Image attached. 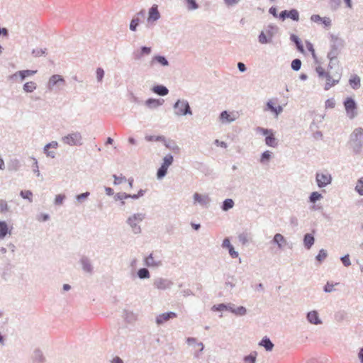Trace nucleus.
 I'll use <instances>...</instances> for the list:
<instances>
[{
  "instance_id": "nucleus-32",
  "label": "nucleus",
  "mask_w": 363,
  "mask_h": 363,
  "mask_svg": "<svg viewBox=\"0 0 363 363\" xmlns=\"http://www.w3.org/2000/svg\"><path fill=\"white\" fill-rule=\"evenodd\" d=\"M8 233L11 234L8 224L6 221H0V240L4 239Z\"/></svg>"
},
{
  "instance_id": "nucleus-40",
  "label": "nucleus",
  "mask_w": 363,
  "mask_h": 363,
  "mask_svg": "<svg viewBox=\"0 0 363 363\" xmlns=\"http://www.w3.org/2000/svg\"><path fill=\"white\" fill-rule=\"evenodd\" d=\"M20 196L24 199L29 201V202L33 201V193L30 190H21L20 191Z\"/></svg>"
},
{
  "instance_id": "nucleus-30",
  "label": "nucleus",
  "mask_w": 363,
  "mask_h": 363,
  "mask_svg": "<svg viewBox=\"0 0 363 363\" xmlns=\"http://www.w3.org/2000/svg\"><path fill=\"white\" fill-rule=\"evenodd\" d=\"M290 40L294 43V44L296 45V49L301 52H304V48H303V45L302 44V42L301 40H300V38L296 35L295 34H291V36H290Z\"/></svg>"
},
{
  "instance_id": "nucleus-34",
  "label": "nucleus",
  "mask_w": 363,
  "mask_h": 363,
  "mask_svg": "<svg viewBox=\"0 0 363 363\" xmlns=\"http://www.w3.org/2000/svg\"><path fill=\"white\" fill-rule=\"evenodd\" d=\"M37 88V84L34 82H28L23 84V89L26 93H31Z\"/></svg>"
},
{
  "instance_id": "nucleus-62",
  "label": "nucleus",
  "mask_w": 363,
  "mask_h": 363,
  "mask_svg": "<svg viewBox=\"0 0 363 363\" xmlns=\"http://www.w3.org/2000/svg\"><path fill=\"white\" fill-rule=\"evenodd\" d=\"M226 308H227V307H226L225 303H220L218 305L213 306L211 309L213 311H226Z\"/></svg>"
},
{
  "instance_id": "nucleus-64",
  "label": "nucleus",
  "mask_w": 363,
  "mask_h": 363,
  "mask_svg": "<svg viewBox=\"0 0 363 363\" xmlns=\"http://www.w3.org/2000/svg\"><path fill=\"white\" fill-rule=\"evenodd\" d=\"M340 260L345 267H349L351 265L349 255H345L340 257Z\"/></svg>"
},
{
  "instance_id": "nucleus-17",
  "label": "nucleus",
  "mask_w": 363,
  "mask_h": 363,
  "mask_svg": "<svg viewBox=\"0 0 363 363\" xmlns=\"http://www.w3.org/2000/svg\"><path fill=\"white\" fill-rule=\"evenodd\" d=\"M164 100L162 99H157L150 98L145 101V104L150 109H155V108H158L159 106H162L164 104Z\"/></svg>"
},
{
  "instance_id": "nucleus-2",
  "label": "nucleus",
  "mask_w": 363,
  "mask_h": 363,
  "mask_svg": "<svg viewBox=\"0 0 363 363\" xmlns=\"http://www.w3.org/2000/svg\"><path fill=\"white\" fill-rule=\"evenodd\" d=\"M350 144L353 152L359 154L363 147V128H357L350 135Z\"/></svg>"
},
{
  "instance_id": "nucleus-20",
  "label": "nucleus",
  "mask_w": 363,
  "mask_h": 363,
  "mask_svg": "<svg viewBox=\"0 0 363 363\" xmlns=\"http://www.w3.org/2000/svg\"><path fill=\"white\" fill-rule=\"evenodd\" d=\"M33 363H45L46 358L40 349H35L32 355Z\"/></svg>"
},
{
  "instance_id": "nucleus-53",
  "label": "nucleus",
  "mask_w": 363,
  "mask_h": 363,
  "mask_svg": "<svg viewBox=\"0 0 363 363\" xmlns=\"http://www.w3.org/2000/svg\"><path fill=\"white\" fill-rule=\"evenodd\" d=\"M186 2L189 10H196L199 8V4L196 3V0H186Z\"/></svg>"
},
{
  "instance_id": "nucleus-16",
  "label": "nucleus",
  "mask_w": 363,
  "mask_h": 363,
  "mask_svg": "<svg viewBox=\"0 0 363 363\" xmlns=\"http://www.w3.org/2000/svg\"><path fill=\"white\" fill-rule=\"evenodd\" d=\"M145 264L148 267L157 268L162 265V262L160 259H155L152 253H151L145 259Z\"/></svg>"
},
{
  "instance_id": "nucleus-36",
  "label": "nucleus",
  "mask_w": 363,
  "mask_h": 363,
  "mask_svg": "<svg viewBox=\"0 0 363 363\" xmlns=\"http://www.w3.org/2000/svg\"><path fill=\"white\" fill-rule=\"evenodd\" d=\"M137 275L140 279H145L150 277V274L147 268H140L137 272Z\"/></svg>"
},
{
  "instance_id": "nucleus-9",
  "label": "nucleus",
  "mask_w": 363,
  "mask_h": 363,
  "mask_svg": "<svg viewBox=\"0 0 363 363\" xmlns=\"http://www.w3.org/2000/svg\"><path fill=\"white\" fill-rule=\"evenodd\" d=\"M279 18L284 21L286 18H289L294 21H299V13L298 11L295 9H291V10H284L280 12L279 15Z\"/></svg>"
},
{
  "instance_id": "nucleus-42",
  "label": "nucleus",
  "mask_w": 363,
  "mask_h": 363,
  "mask_svg": "<svg viewBox=\"0 0 363 363\" xmlns=\"http://www.w3.org/2000/svg\"><path fill=\"white\" fill-rule=\"evenodd\" d=\"M140 21L141 20L138 18V16H134L130 23V30L135 31Z\"/></svg>"
},
{
  "instance_id": "nucleus-47",
  "label": "nucleus",
  "mask_w": 363,
  "mask_h": 363,
  "mask_svg": "<svg viewBox=\"0 0 363 363\" xmlns=\"http://www.w3.org/2000/svg\"><path fill=\"white\" fill-rule=\"evenodd\" d=\"M259 42L262 44H267L271 42L270 37L268 38L264 31H262L258 36Z\"/></svg>"
},
{
  "instance_id": "nucleus-54",
  "label": "nucleus",
  "mask_w": 363,
  "mask_h": 363,
  "mask_svg": "<svg viewBox=\"0 0 363 363\" xmlns=\"http://www.w3.org/2000/svg\"><path fill=\"white\" fill-rule=\"evenodd\" d=\"M20 167V162L18 160L15 159L11 162V164L9 165V170L17 171Z\"/></svg>"
},
{
  "instance_id": "nucleus-8",
  "label": "nucleus",
  "mask_w": 363,
  "mask_h": 363,
  "mask_svg": "<svg viewBox=\"0 0 363 363\" xmlns=\"http://www.w3.org/2000/svg\"><path fill=\"white\" fill-rule=\"evenodd\" d=\"M332 180V175L327 171L322 172H318L315 174V182L319 188H323L330 184Z\"/></svg>"
},
{
  "instance_id": "nucleus-38",
  "label": "nucleus",
  "mask_w": 363,
  "mask_h": 363,
  "mask_svg": "<svg viewBox=\"0 0 363 363\" xmlns=\"http://www.w3.org/2000/svg\"><path fill=\"white\" fill-rule=\"evenodd\" d=\"M145 139L148 142L156 141L165 143V137L163 135H146Z\"/></svg>"
},
{
  "instance_id": "nucleus-26",
  "label": "nucleus",
  "mask_w": 363,
  "mask_h": 363,
  "mask_svg": "<svg viewBox=\"0 0 363 363\" xmlns=\"http://www.w3.org/2000/svg\"><path fill=\"white\" fill-rule=\"evenodd\" d=\"M259 345L263 347L266 351L270 352L273 350L274 345L270 340V339L265 336L259 342Z\"/></svg>"
},
{
  "instance_id": "nucleus-10",
  "label": "nucleus",
  "mask_w": 363,
  "mask_h": 363,
  "mask_svg": "<svg viewBox=\"0 0 363 363\" xmlns=\"http://www.w3.org/2000/svg\"><path fill=\"white\" fill-rule=\"evenodd\" d=\"M172 285L173 282L171 280L162 277L156 278L153 282V286L160 290H165L169 289Z\"/></svg>"
},
{
  "instance_id": "nucleus-19",
  "label": "nucleus",
  "mask_w": 363,
  "mask_h": 363,
  "mask_svg": "<svg viewBox=\"0 0 363 363\" xmlns=\"http://www.w3.org/2000/svg\"><path fill=\"white\" fill-rule=\"evenodd\" d=\"M65 81L61 75L54 74L50 78V79L48 81V88L50 90H51V89H52V87L54 86H55L58 84H60V83L65 84Z\"/></svg>"
},
{
  "instance_id": "nucleus-48",
  "label": "nucleus",
  "mask_w": 363,
  "mask_h": 363,
  "mask_svg": "<svg viewBox=\"0 0 363 363\" xmlns=\"http://www.w3.org/2000/svg\"><path fill=\"white\" fill-rule=\"evenodd\" d=\"M301 64L302 63L300 59H294L291 64V69L294 71H298L301 67Z\"/></svg>"
},
{
  "instance_id": "nucleus-15",
  "label": "nucleus",
  "mask_w": 363,
  "mask_h": 363,
  "mask_svg": "<svg viewBox=\"0 0 363 363\" xmlns=\"http://www.w3.org/2000/svg\"><path fill=\"white\" fill-rule=\"evenodd\" d=\"M194 199L195 202L199 203L203 207H208L211 203V199L208 195H201L199 193L194 194Z\"/></svg>"
},
{
  "instance_id": "nucleus-55",
  "label": "nucleus",
  "mask_w": 363,
  "mask_h": 363,
  "mask_svg": "<svg viewBox=\"0 0 363 363\" xmlns=\"http://www.w3.org/2000/svg\"><path fill=\"white\" fill-rule=\"evenodd\" d=\"M233 313L236 315H245L247 313V309L244 306H239L238 308H235V311Z\"/></svg>"
},
{
  "instance_id": "nucleus-23",
  "label": "nucleus",
  "mask_w": 363,
  "mask_h": 363,
  "mask_svg": "<svg viewBox=\"0 0 363 363\" xmlns=\"http://www.w3.org/2000/svg\"><path fill=\"white\" fill-rule=\"evenodd\" d=\"M267 107L264 111H270L276 116L279 115L283 111V108L281 106H274L273 102L269 100L267 102Z\"/></svg>"
},
{
  "instance_id": "nucleus-29",
  "label": "nucleus",
  "mask_w": 363,
  "mask_h": 363,
  "mask_svg": "<svg viewBox=\"0 0 363 363\" xmlns=\"http://www.w3.org/2000/svg\"><path fill=\"white\" fill-rule=\"evenodd\" d=\"M361 79H360V77L357 75V74H354L352 75L350 79H349V84L351 86V87L353 89H358L360 86H361Z\"/></svg>"
},
{
  "instance_id": "nucleus-50",
  "label": "nucleus",
  "mask_w": 363,
  "mask_h": 363,
  "mask_svg": "<svg viewBox=\"0 0 363 363\" xmlns=\"http://www.w3.org/2000/svg\"><path fill=\"white\" fill-rule=\"evenodd\" d=\"M9 211V206L7 201L4 199H0V213H5Z\"/></svg>"
},
{
  "instance_id": "nucleus-56",
  "label": "nucleus",
  "mask_w": 363,
  "mask_h": 363,
  "mask_svg": "<svg viewBox=\"0 0 363 363\" xmlns=\"http://www.w3.org/2000/svg\"><path fill=\"white\" fill-rule=\"evenodd\" d=\"M50 147H47V144L44 146L43 152L48 157L55 158L56 155L55 151L50 150Z\"/></svg>"
},
{
  "instance_id": "nucleus-22",
  "label": "nucleus",
  "mask_w": 363,
  "mask_h": 363,
  "mask_svg": "<svg viewBox=\"0 0 363 363\" xmlns=\"http://www.w3.org/2000/svg\"><path fill=\"white\" fill-rule=\"evenodd\" d=\"M271 242L277 245L279 249L282 250L286 243V240L281 234L277 233L274 235Z\"/></svg>"
},
{
  "instance_id": "nucleus-12",
  "label": "nucleus",
  "mask_w": 363,
  "mask_h": 363,
  "mask_svg": "<svg viewBox=\"0 0 363 363\" xmlns=\"http://www.w3.org/2000/svg\"><path fill=\"white\" fill-rule=\"evenodd\" d=\"M160 17L161 15L158 10V6L153 4L149 9L147 21L149 23L155 22L159 20Z\"/></svg>"
},
{
  "instance_id": "nucleus-45",
  "label": "nucleus",
  "mask_w": 363,
  "mask_h": 363,
  "mask_svg": "<svg viewBox=\"0 0 363 363\" xmlns=\"http://www.w3.org/2000/svg\"><path fill=\"white\" fill-rule=\"evenodd\" d=\"M328 256L327 251L324 249L320 250L318 254L315 257V259L321 263Z\"/></svg>"
},
{
  "instance_id": "nucleus-14",
  "label": "nucleus",
  "mask_w": 363,
  "mask_h": 363,
  "mask_svg": "<svg viewBox=\"0 0 363 363\" xmlns=\"http://www.w3.org/2000/svg\"><path fill=\"white\" fill-rule=\"evenodd\" d=\"M79 262L84 272L92 274L94 271L90 259L86 256H82L80 258Z\"/></svg>"
},
{
  "instance_id": "nucleus-63",
  "label": "nucleus",
  "mask_w": 363,
  "mask_h": 363,
  "mask_svg": "<svg viewBox=\"0 0 363 363\" xmlns=\"http://www.w3.org/2000/svg\"><path fill=\"white\" fill-rule=\"evenodd\" d=\"M33 164L32 165V167H33V172L36 174L37 177H40V172L39 171V168H38V160L35 159V158H33Z\"/></svg>"
},
{
  "instance_id": "nucleus-5",
  "label": "nucleus",
  "mask_w": 363,
  "mask_h": 363,
  "mask_svg": "<svg viewBox=\"0 0 363 363\" xmlns=\"http://www.w3.org/2000/svg\"><path fill=\"white\" fill-rule=\"evenodd\" d=\"M173 108L177 116L192 115L190 105L185 99H178L173 105Z\"/></svg>"
},
{
  "instance_id": "nucleus-13",
  "label": "nucleus",
  "mask_w": 363,
  "mask_h": 363,
  "mask_svg": "<svg viewBox=\"0 0 363 363\" xmlns=\"http://www.w3.org/2000/svg\"><path fill=\"white\" fill-rule=\"evenodd\" d=\"M177 316V315L174 312L170 311L167 313H163L156 317V323L157 325H162L169 320L176 318Z\"/></svg>"
},
{
  "instance_id": "nucleus-57",
  "label": "nucleus",
  "mask_w": 363,
  "mask_h": 363,
  "mask_svg": "<svg viewBox=\"0 0 363 363\" xmlns=\"http://www.w3.org/2000/svg\"><path fill=\"white\" fill-rule=\"evenodd\" d=\"M104 70L101 67H98L96 70V79L98 82H101L104 77Z\"/></svg>"
},
{
  "instance_id": "nucleus-11",
  "label": "nucleus",
  "mask_w": 363,
  "mask_h": 363,
  "mask_svg": "<svg viewBox=\"0 0 363 363\" xmlns=\"http://www.w3.org/2000/svg\"><path fill=\"white\" fill-rule=\"evenodd\" d=\"M152 48L147 46H142L133 52V58L135 60H140L143 57L150 55Z\"/></svg>"
},
{
  "instance_id": "nucleus-18",
  "label": "nucleus",
  "mask_w": 363,
  "mask_h": 363,
  "mask_svg": "<svg viewBox=\"0 0 363 363\" xmlns=\"http://www.w3.org/2000/svg\"><path fill=\"white\" fill-rule=\"evenodd\" d=\"M307 320L313 325H320L322 320L319 318L318 313L316 311H311L306 315Z\"/></svg>"
},
{
  "instance_id": "nucleus-46",
  "label": "nucleus",
  "mask_w": 363,
  "mask_h": 363,
  "mask_svg": "<svg viewBox=\"0 0 363 363\" xmlns=\"http://www.w3.org/2000/svg\"><path fill=\"white\" fill-rule=\"evenodd\" d=\"M168 168L161 165L160 167L157 169V177L158 179H161L164 177L167 173Z\"/></svg>"
},
{
  "instance_id": "nucleus-28",
  "label": "nucleus",
  "mask_w": 363,
  "mask_h": 363,
  "mask_svg": "<svg viewBox=\"0 0 363 363\" xmlns=\"http://www.w3.org/2000/svg\"><path fill=\"white\" fill-rule=\"evenodd\" d=\"M315 242V238L314 236L311 233H306L303 236V245L304 247L309 250L311 248V247L313 245Z\"/></svg>"
},
{
  "instance_id": "nucleus-6",
  "label": "nucleus",
  "mask_w": 363,
  "mask_h": 363,
  "mask_svg": "<svg viewBox=\"0 0 363 363\" xmlns=\"http://www.w3.org/2000/svg\"><path fill=\"white\" fill-rule=\"evenodd\" d=\"M62 142L70 146H80L82 145V136L79 132H72L62 138Z\"/></svg>"
},
{
  "instance_id": "nucleus-27",
  "label": "nucleus",
  "mask_w": 363,
  "mask_h": 363,
  "mask_svg": "<svg viewBox=\"0 0 363 363\" xmlns=\"http://www.w3.org/2000/svg\"><path fill=\"white\" fill-rule=\"evenodd\" d=\"M157 62L163 67L169 66V63L167 58L163 55H155L150 62V65H153L155 62Z\"/></svg>"
},
{
  "instance_id": "nucleus-51",
  "label": "nucleus",
  "mask_w": 363,
  "mask_h": 363,
  "mask_svg": "<svg viewBox=\"0 0 363 363\" xmlns=\"http://www.w3.org/2000/svg\"><path fill=\"white\" fill-rule=\"evenodd\" d=\"M113 177L114 179L113 184L114 185H119L123 182H126V177L123 176L122 174L121 176H117L116 174H113Z\"/></svg>"
},
{
  "instance_id": "nucleus-58",
  "label": "nucleus",
  "mask_w": 363,
  "mask_h": 363,
  "mask_svg": "<svg viewBox=\"0 0 363 363\" xmlns=\"http://www.w3.org/2000/svg\"><path fill=\"white\" fill-rule=\"evenodd\" d=\"M128 194L125 193V192H119L114 195L113 199L116 201H121L122 200L128 199Z\"/></svg>"
},
{
  "instance_id": "nucleus-60",
  "label": "nucleus",
  "mask_w": 363,
  "mask_h": 363,
  "mask_svg": "<svg viewBox=\"0 0 363 363\" xmlns=\"http://www.w3.org/2000/svg\"><path fill=\"white\" fill-rule=\"evenodd\" d=\"M244 361L245 363H255L256 362V353L255 354H250L247 356H245L244 357Z\"/></svg>"
},
{
  "instance_id": "nucleus-25",
  "label": "nucleus",
  "mask_w": 363,
  "mask_h": 363,
  "mask_svg": "<svg viewBox=\"0 0 363 363\" xmlns=\"http://www.w3.org/2000/svg\"><path fill=\"white\" fill-rule=\"evenodd\" d=\"M151 90L153 93L161 96H164L169 93V89L164 85H155L152 86Z\"/></svg>"
},
{
  "instance_id": "nucleus-41",
  "label": "nucleus",
  "mask_w": 363,
  "mask_h": 363,
  "mask_svg": "<svg viewBox=\"0 0 363 363\" xmlns=\"http://www.w3.org/2000/svg\"><path fill=\"white\" fill-rule=\"evenodd\" d=\"M323 198L321 194L318 191L312 192L309 196V202L315 203L317 201L320 200Z\"/></svg>"
},
{
  "instance_id": "nucleus-7",
  "label": "nucleus",
  "mask_w": 363,
  "mask_h": 363,
  "mask_svg": "<svg viewBox=\"0 0 363 363\" xmlns=\"http://www.w3.org/2000/svg\"><path fill=\"white\" fill-rule=\"evenodd\" d=\"M347 116L353 119L357 116V104L354 99L347 97L343 102Z\"/></svg>"
},
{
  "instance_id": "nucleus-21",
  "label": "nucleus",
  "mask_w": 363,
  "mask_h": 363,
  "mask_svg": "<svg viewBox=\"0 0 363 363\" xmlns=\"http://www.w3.org/2000/svg\"><path fill=\"white\" fill-rule=\"evenodd\" d=\"M222 247L228 250L229 254L232 258H236L238 257V252L235 250L233 246L230 244L228 238H226L223 240Z\"/></svg>"
},
{
  "instance_id": "nucleus-4",
  "label": "nucleus",
  "mask_w": 363,
  "mask_h": 363,
  "mask_svg": "<svg viewBox=\"0 0 363 363\" xmlns=\"http://www.w3.org/2000/svg\"><path fill=\"white\" fill-rule=\"evenodd\" d=\"M145 218V214L142 213H134L129 216L126 220V223L131 228L134 234H140L142 231L140 226L138 225Z\"/></svg>"
},
{
  "instance_id": "nucleus-44",
  "label": "nucleus",
  "mask_w": 363,
  "mask_h": 363,
  "mask_svg": "<svg viewBox=\"0 0 363 363\" xmlns=\"http://www.w3.org/2000/svg\"><path fill=\"white\" fill-rule=\"evenodd\" d=\"M354 190L359 194V195L363 196V177H361L357 180Z\"/></svg>"
},
{
  "instance_id": "nucleus-43",
  "label": "nucleus",
  "mask_w": 363,
  "mask_h": 363,
  "mask_svg": "<svg viewBox=\"0 0 363 363\" xmlns=\"http://www.w3.org/2000/svg\"><path fill=\"white\" fill-rule=\"evenodd\" d=\"M123 315L128 323H133L135 320V315L133 312L125 310L123 311Z\"/></svg>"
},
{
  "instance_id": "nucleus-33",
  "label": "nucleus",
  "mask_w": 363,
  "mask_h": 363,
  "mask_svg": "<svg viewBox=\"0 0 363 363\" xmlns=\"http://www.w3.org/2000/svg\"><path fill=\"white\" fill-rule=\"evenodd\" d=\"M37 72V70L26 69L18 71L17 74H19L21 81H23L26 77L34 75Z\"/></svg>"
},
{
  "instance_id": "nucleus-35",
  "label": "nucleus",
  "mask_w": 363,
  "mask_h": 363,
  "mask_svg": "<svg viewBox=\"0 0 363 363\" xmlns=\"http://www.w3.org/2000/svg\"><path fill=\"white\" fill-rule=\"evenodd\" d=\"M234 201L233 199H226L223 201V203H222V206H221V209L223 211H228V210L231 209L233 208L234 206Z\"/></svg>"
},
{
  "instance_id": "nucleus-24",
  "label": "nucleus",
  "mask_w": 363,
  "mask_h": 363,
  "mask_svg": "<svg viewBox=\"0 0 363 363\" xmlns=\"http://www.w3.org/2000/svg\"><path fill=\"white\" fill-rule=\"evenodd\" d=\"M219 120L223 123H230L235 120V118L233 117L228 111H223L220 113Z\"/></svg>"
},
{
  "instance_id": "nucleus-39",
  "label": "nucleus",
  "mask_w": 363,
  "mask_h": 363,
  "mask_svg": "<svg viewBox=\"0 0 363 363\" xmlns=\"http://www.w3.org/2000/svg\"><path fill=\"white\" fill-rule=\"evenodd\" d=\"M173 161H174L173 156L171 154H168L163 158V162L161 165H162L167 168H169V167L172 164Z\"/></svg>"
},
{
  "instance_id": "nucleus-37",
  "label": "nucleus",
  "mask_w": 363,
  "mask_h": 363,
  "mask_svg": "<svg viewBox=\"0 0 363 363\" xmlns=\"http://www.w3.org/2000/svg\"><path fill=\"white\" fill-rule=\"evenodd\" d=\"M272 152L269 150H266L261 155L260 160L259 162L262 164H267L269 162V160L272 158Z\"/></svg>"
},
{
  "instance_id": "nucleus-3",
  "label": "nucleus",
  "mask_w": 363,
  "mask_h": 363,
  "mask_svg": "<svg viewBox=\"0 0 363 363\" xmlns=\"http://www.w3.org/2000/svg\"><path fill=\"white\" fill-rule=\"evenodd\" d=\"M330 37L332 43L330 45V50L328 52L327 57L331 61V62H337V57L340 53V50L343 47L344 41L333 35H331Z\"/></svg>"
},
{
  "instance_id": "nucleus-1",
  "label": "nucleus",
  "mask_w": 363,
  "mask_h": 363,
  "mask_svg": "<svg viewBox=\"0 0 363 363\" xmlns=\"http://www.w3.org/2000/svg\"><path fill=\"white\" fill-rule=\"evenodd\" d=\"M335 62H331L330 60L327 72H325V69L320 66H318L315 68V71L318 77L320 78L325 77L327 80L324 87V89L326 91L329 90L332 86L338 84L341 79L342 71L340 69L338 71H336L335 73H332L330 72L333 68V65H335Z\"/></svg>"
},
{
  "instance_id": "nucleus-49",
  "label": "nucleus",
  "mask_w": 363,
  "mask_h": 363,
  "mask_svg": "<svg viewBox=\"0 0 363 363\" xmlns=\"http://www.w3.org/2000/svg\"><path fill=\"white\" fill-rule=\"evenodd\" d=\"M90 193L89 191H86L84 193L77 195L75 199L79 203H82L86 199H87Z\"/></svg>"
},
{
  "instance_id": "nucleus-31",
  "label": "nucleus",
  "mask_w": 363,
  "mask_h": 363,
  "mask_svg": "<svg viewBox=\"0 0 363 363\" xmlns=\"http://www.w3.org/2000/svg\"><path fill=\"white\" fill-rule=\"evenodd\" d=\"M265 143L267 146L275 147L277 146V139L274 137L273 130L266 136L265 138Z\"/></svg>"
},
{
  "instance_id": "nucleus-52",
  "label": "nucleus",
  "mask_w": 363,
  "mask_h": 363,
  "mask_svg": "<svg viewBox=\"0 0 363 363\" xmlns=\"http://www.w3.org/2000/svg\"><path fill=\"white\" fill-rule=\"evenodd\" d=\"M47 53V49L46 48H44V49H33V51H32V55L35 57H40L41 55H46Z\"/></svg>"
},
{
  "instance_id": "nucleus-61",
  "label": "nucleus",
  "mask_w": 363,
  "mask_h": 363,
  "mask_svg": "<svg viewBox=\"0 0 363 363\" xmlns=\"http://www.w3.org/2000/svg\"><path fill=\"white\" fill-rule=\"evenodd\" d=\"M238 240L242 245H246L249 241L247 233H242L238 235Z\"/></svg>"
},
{
  "instance_id": "nucleus-59",
  "label": "nucleus",
  "mask_w": 363,
  "mask_h": 363,
  "mask_svg": "<svg viewBox=\"0 0 363 363\" xmlns=\"http://www.w3.org/2000/svg\"><path fill=\"white\" fill-rule=\"evenodd\" d=\"M330 9L333 11L337 10L341 4V0H330Z\"/></svg>"
}]
</instances>
